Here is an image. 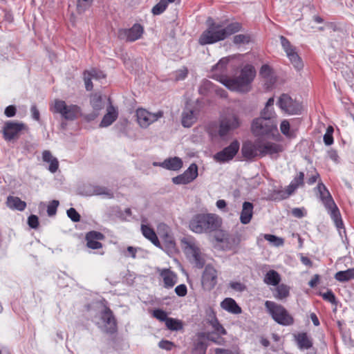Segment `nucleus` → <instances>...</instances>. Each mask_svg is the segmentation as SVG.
<instances>
[{"label":"nucleus","instance_id":"40","mask_svg":"<svg viewBox=\"0 0 354 354\" xmlns=\"http://www.w3.org/2000/svg\"><path fill=\"white\" fill-rule=\"evenodd\" d=\"M281 132L288 138H293L296 136L294 130L290 129V125L287 120H283L280 124Z\"/></svg>","mask_w":354,"mask_h":354},{"label":"nucleus","instance_id":"22","mask_svg":"<svg viewBox=\"0 0 354 354\" xmlns=\"http://www.w3.org/2000/svg\"><path fill=\"white\" fill-rule=\"evenodd\" d=\"M104 235L97 231H90L86 233L85 239L86 241V246L92 250H97L102 248L100 241L104 240Z\"/></svg>","mask_w":354,"mask_h":354},{"label":"nucleus","instance_id":"37","mask_svg":"<svg viewBox=\"0 0 354 354\" xmlns=\"http://www.w3.org/2000/svg\"><path fill=\"white\" fill-rule=\"evenodd\" d=\"M290 288L288 285L281 283L276 286L275 290L273 292L274 297L277 300H283L290 295Z\"/></svg>","mask_w":354,"mask_h":354},{"label":"nucleus","instance_id":"25","mask_svg":"<svg viewBox=\"0 0 354 354\" xmlns=\"http://www.w3.org/2000/svg\"><path fill=\"white\" fill-rule=\"evenodd\" d=\"M183 165L181 158L176 156L167 158L162 162H153L154 166H160L171 171H178L182 168Z\"/></svg>","mask_w":354,"mask_h":354},{"label":"nucleus","instance_id":"28","mask_svg":"<svg viewBox=\"0 0 354 354\" xmlns=\"http://www.w3.org/2000/svg\"><path fill=\"white\" fill-rule=\"evenodd\" d=\"M254 205L252 203L245 201L240 214V221L243 225L250 223L253 216Z\"/></svg>","mask_w":354,"mask_h":354},{"label":"nucleus","instance_id":"42","mask_svg":"<svg viewBox=\"0 0 354 354\" xmlns=\"http://www.w3.org/2000/svg\"><path fill=\"white\" fill-rule=\"evenodd\" d=\"M91 104L95 112H99L103 109L102 96L100 94H94L91 97Z\"/></svg>","mask_w":354,"mask_h":354},{"label":"nucleus","instance_id":"5","mask_svg":"<svg viewBox=\"0 0 354 354\" xmlns=\"http://www.w3.org/2000/svg\"><path fill=\"white\" fill-rule=\"evenodd\" d=\"M256 76L254 67L251 64H246L241 71L240 75L230 80H225L227 88L232 91L245 92L254 80Z\"/></svg>","mask_w":354,"mask_h":354},{"label":"nucleus","instance_id":"26","mask_svg":"<svg viewBox=\"0 0 354 354\" xmlns=\"http://www.w3.org/2000/svg\"><path fill=\"white\" fill-rule=\"evenodd\" d=\"M295 341L300 351L310 348L313 345V339L306 332L299 333L295 335Z\"/></svg>","mask_w":354,"mask_h":354},{"label":"nucleus","instance_id":"19","mask_svg":"<svg viewBox=\"0 0 354 354\" xmlns=\"http://www.w3.org/2000/svg\"><path fill=\"white\" fill-rule=\"evenodd\" d=\"M26 126L22 122L8 121L4 124L2 132L6 140L10 141L16 138L19 133L26 129Z\"/></svg>","mask_w":354,"mask_h":354},{"label":"nucleus","instance_id":"43","mask_svg":"<svg viewBox=\"0 0 354 354\" xmlns=\"http://www.w3.org/2000/svg\"><path fill=\"white\" fill-rule=\"evenodd\" d=\"M165 325L170 330H180L183 328V323L181 321L169 317L165 322Z\"/></svg>","mask_w":354,"mask_h":354},{"label":"nucleus","instance_id":"53","mask_svg":"<svg viewBox=\"0 0 354 354\" xmlns=\"http://www.w3.org/2000/svg\"><path fill=\"white\" fill-rule=\"evenodd\" d=\"M153 316L160 322H166L169 318L165 311L161 309H156L153 311Z\"/></svg>","mask_w":354,"mask_h":354},{"label":"nucleus","instance_id":"58","mask_svg":"<svg viewBox=\"0 0 354 354\" xmlns=\"http://www.w3.org/2000/svg\"><path fill=\"white\" fill-rule=\"evenodd\" d=\"M28 224L30 227L37 229L39 226V218L36 215L32 214L28 218Z\"/></svg>","mask_w":354,"mask_h":354},{"label":"nucleus","instance_id":"16","mask_svg":"<svg viewBox=\"0 0 354 354\" xmlns=\"http://www.w3.org/2000/svg\"><path fill=\"white\" fill-rule=\"evenodd\" d=\"M218 272L210 264L205 266L201 277V284L205 290L210 291L217 284Z\"/></svg>","mask_w":354,"mask_h":354},{"label":"nucleus","instance_id":"54","mask_svg":"<svg viewBox=\"0 0 354 354\" xmlns=\"http://www.w3.org/2000/svg\"><path fill=\"white\" fill-rule=\"evenodd\" d=\"M67 216L73 222H78L80 221V215L73 207H71L67 210Z\"/></svg>","mask_w":354,"mask_h":354},{"label":"nucleus","instance_id":"61","mask_svg":"<svg viewBox=\"0 0 354 354\" xmlns=\"http://www.w3.org/2000/svg\"><path fill=\"white\" fill-rule=\"evenodd\" d=\"M30 113L32 118L37 122L40 120V113L35 104H33L30 107Z\"/></svg>","mask_w":354,"mask_h":354},{"label":"nucleus","instance_id":"33","mask_svg":"<svg viewBox=\"0 0 354 354\" xmlns=\"http://www.w3.org/2000/svg\"><path fill=\"white\" fill-rule=\"evenodd\" d=\"M141 231L146 239L149 240L154 245L160 247V241L153 229L147 225H142Z\"/></svg>","mask_w":354,"mask_h":354},{"label":"nucleus","instance_id":"62","mask_svg":"<svg viewBox=\"0 0 354 354\" xmlns=\"http://www.w3.org/2000/svg\"><path fill=\"white\" fill-rule=\"evenodd\" d=\"M17 109L13 105H10L5 109L4 113L8 118H11L15 115Z\"/></svg>","mask_w":354,"mask_h":354},{"label":"nucleus","instance_id":"8","mask_svg":"<svg viewBox=\"0 0 354 354\" xmlns=\"http://www.w3.org/2000/svg\"><path fill=\"white\" fill-rule=\"evenodd\" d=\"M254 136H270L278 133L277 121H271L265 118H255L251 125Z\"/></svg>","mask_w":354,"mask_h":354},{"label":"nucleus","instance_id":"50","mask_svg":"<svg viewBox=\"0 0 354 354\" xmlns=\"http://www.w3.org/2000/svg\"><path fill=\"white\" fill-rule=\"evenodd\" d=\"M209 325L212 327L216 333L221 335L227 334L226 330L220 324L218 319L214 320V322L210 323Z\"/></svg>","mask_w":354,"mask_h":354},{"label":"nucleus","instance_id":"17","mask_svg":"<svg viewBox=\"0 0 354 354\" xmlns=\"http://www.w3.org/2000/svg\"><path fill=\"white\" fill-rule=\"evenodd\" d=\"M144 28L140 24H134L130 28H122L118 30V38L129 42L135 41L141 38Z\"/></svg>","mask_w":354,"mask_h":354},{"label":"nucleus","instance_id":"9","mask_svg":"<svg viewBox=\"0 0 354 354\" xmlns=\"http://www.w3.org/2000/svg\"><path fill=\"white\" fill-rule=\"evenodd\" d=\"M54 113H59L66 120L73 121L78 118L81 115V108L76 104H66V102L62 100H55L52 109Z\"/></svg>","mask_w":354,"mask_h":354},{"label":"nucleus","instance_id":"35","mask_svg":"<svg viewBox=\"0 0 354 354\" xmlns=\"http://www.w3.org/2000/svg\"><path fill=\"white\" fill-rule=\"evenodd\" d=\"M214 89L216 92L219 94L221 97H225V91L223 89L218 90L214 88V86L212 82L207 80H205L202 82L201 86L198 88V92L200 94L206 95L209 91L211 90Z\"/></svg>","mask_w":354,"mask_h":354},{"label":"nucleus","instance_id":"20","mask_svg":"<svg viewBox=\"0 0 354 354\" xmlns=\"http://www.w3.org/2000/svg\"><path fill=\"white\" fill-rule=\"evenodd\" d=\"M106 77V74L102 71L96 68H92L89 70L84 71L83 72V78L86 90L90 91L93 89V85L92 83V79L101 80L102 79H105Z\"/></svg>","mask_w":354,"mask_h":354},{"label":"nucleus","instance_id":"41","mask_svg":"<svg viewBox=\"0 0 354 354\" xmlns=\"http://www.w3.org/2000/svg\"><path fill=\"white\" fill-rule=\"evenodd\" d=\"M259 75L261 77L270 81V83L273 84V71L272 68L268 64H263L260 69Z\"/></svg>","mask_w":354,"mask_h":354},{"label":"nucleus","instance_id":"36","mask_svg":"<svg viewBox=\"0 0 354 354\" xmlns=\"http://www.w3.org/2000/svg\"><path fill=\"white\" fill-rule=\"evenodd\" d=\"M281 280L280 274L274 270H268L264 276L263 282L268 286H277Z\"/></svg>","mask_w":354,"mask_h":354},{"label":"nucleus","instance_id":"18","mask_svg":"<svg viewBox=\"0 0 354 354\" xmlns=\"http://www.w3.org/2000/svg\"><path fill=\"white\" fill-rule=\"evenodd\" d=\"M198 174V166L192 163L182 174L172 178L171 180L175 185H187L194 181Z\"/></svg>","mask_w":354,"mask_h":354},{"label":"nucleus","instance_id":"21","mask_svg":"<svg viewBox=\"0 0 354 354\" xmlns=\"http://www.w3.org/2000/svg\"><path fill=\"white\" fill-rule=\"evenodd\" d=\"M260 156L267 155L271 157H277L278 154L283 151V147L281 145L272 142H263L260 141Z\"/></svg>","mask_w":354,"mask_h":354},{"label":"nucleus","instance_id":"45","mask_svg":"<svg viewBox=\"0 0 354 354\" xmlns=\"http://www.w3.org/2000/svg\"><path fill=\"white\" fill-rule=\"evenodd\" d=\"M264 239L271 243L275 247L282 246L284 244L283 239L278 237L273 234H265Z\"/></svg>","mask_w":354,"mask_h":354},{"label":"nucleus","instance_id":"29","mask_svg":"<svg viewBox=\"0 0 354 354\" xmlns=\"http://www.w3.org/2000/svg\"><path fill=\"white\" fill-rule=\"evenodd\" d=\"M160 275L163 279L164 287L166 288H171L177 283V275L170 269H162Z\"/></svg>","mask_w":354,"mask_h":354},{"label":"nucleus","instance_id":"47","mask_svg":"<svg viewBox=\"0 0 354 354\" xmlns=\"http://www.w3.org/2000/svg\"><path fill=\"white\" fill-rule=\"evenodd\" d=\"M334 132V129L332 126H328L326 129V131L325 134L324 135V142L326 145L330 146L331 145L333 142V133Z\"/></svg>","mask_w":354,"mask_h":354},{"label":"nucleus","instance_id":"56","mask_svg":"<svg viewBox=\"0 0 354 354\" xmlns=\"http://www.w3.org/2000/svg\"><path fill=\"white\" fill-rule=\"evenodd\" d=\"M206 314V319L207 322L209 324L212 322H214V320H217L216 315L214 309L211 307H209L205 310Z\"/></svg>","mask_w":354,"mask_h":354},{"label":"nucleus","instance_id":"31","mask_svg":"<svg viewBox=\"0 0 354 354\" xmlns=\"http://www.w3.org/2000/svg\"><path fill=\"white\" fill-rule=\"evenodd\" d=\"M196 121V114L194 110L185 108L182 113L181 123L184 127H191Z\"/></svg>","mask_w":354,"mask_h":354},{"label":"nucleus","instance_id":"59","mask_svg":"<svg viewBox=\"0 0 354 354\" xmlns=\"http://www.w3.org/2000/svg\"><path fill=\"white\" fill-rule=\"evenodd\" d=\"M158 346L162 349L166 351H171L172 348L174 346V344L169 340L162 339L158 343Z\"/></svg>","mask_w":354,"mask_h":354},{"label":"nucleus","instance_id":"63","mask_svg":"<svg viewBox=\"0 0 354 354\" xmlns=\"http://www.w3.org/2000/svg\"><path fill=\"white\" fill-rule=\"evenodd\" d=\"M138 248L132 246H129L127 248V252L124 253L125 257H131L133 259L136 257V252Z\"/></svg>","mask_w":354,"mask_h":354},{"label":"nucleus","instance_id":"10","mask_svg":"<svg viewBox=\"0 0 354 354\" xmlns=\"http://www.w3.org/2000/svg\"><path fill=\"white\" fill-rule=\"evenodd\" d=\"M304 173L299 171L292 180L290 183L287 186L286 190L274 191L272 194V197L274 200H283L288 198L300 186H303L304 183Z\"/></svg>","mask_w":354,"mask_h":354},{"label":"nucleus","instance_id":"55","mask_svg":"<svg viewBox=\"0 0 354 354\" xmlns=\"http://www.w3.org/2000/svg\"><path fill=\"white\" fill-rule=\"evenodd\" d=\"M321 295L324 300L330 302V304H334L336 303L335 294L331 290H328L326 292L321 293Z\"/></svg>","mask_w":354,"mask_h":354},{"label":"nucleus","instance_id":"39","mask_svg":"<svg viewBox=\"0 0 354 354\" xmlns=\"http://www.w3.org/2000/svg\"><path fill=\"white\" fill-rule=\"evenodd\" d=\"M335 279L339 282H346L354 279V268L337 272Z\"/></svg>","mask_w":354,"mask_h":354},{"label":"nucleus","instance_id":"6","mask_svg":"<svg viewBox=\"0 0 354 354\" xmlns=\"http://www.w3.org/2000/svg\"><path fill=\"white\" fill-rule=\"evenodd\" d=\"M266 312L270 315L272 319L278 324L288 326L294 324L295 319L289 313L287 309L277 302L272 301H266L264 304Z\"/></svg>","mask_w":354,"mask_h":354},{"label":"nucleus","instance_id":"7","mask_svg":"<svg viewBox=\"0 0 354 354\" xmlns=\"http://www.w3.org/2000/svg\"><path fill=\"white\" fill-rule=\"evenodd\" d=\"M235 58L234 57H225L221 58L218 62L214 65L212 68V77L227 87V84L225 80H230V78L227 77L229 68H234L236 66Z\"/></svg>","mask_w":354,"mask_h":354},{"label":"nucleus","instance_id":"48","mask_svg":"<svg viewBox=\"0 0 354 354\" xmlns=\"http://www.w3.org/2000/svg\"><path fill=\"white\" fill-rule=\"evenodd\" d=\"M207 344L203 341H198L194 344L192 350V354H205L207 350Z\"/></svg>","mask_w":354,"mask_h":354},{"label":"nucleus","instance_id":"14","mask_svg":"<svg viewBox=\"0 0 354 354\" xmlns=\"http://www.w3.org/2000/svg\"><path fill=\"white\" fill-rule=\"evenodd\" d=\"M240 148V143L237 140H233L230 145L221 151L216 153L213 158L220 163L227 162L232 160L238 153Z\"/></svg>","mask_w":354,"mask_h":354},{"label":"nucleus","instance_id":"24","mask_svg":"<svg viewBox=\"0 0 354 354\" xmlns=\"http://www.w3.org/2000/svg\"><path fill=\"white\" fill-rule=\"evenodd\" d=\"M100 319L106 327V332L113 333L116 330V322L112 311L106 308L100 313Z\"/></svg>","mask_w":354,"mask_h":354},{"label":"nucleus","instance_id":"3","mask_svg":"<svg viewBox=\"0 0 354 354\" xmlns=\"http://www.w3.org/2000/svg\"><path fill=\"white\" fill-rule=\"evenodd\" d=\"M180 245L189 261L197 268L205 266V259L201 252L198 242L192 236H186L180 239Z\"/></svg>","mask_w":354,"mask_h":354},{"label":"nucleus","instance_id":"12","mask_svg":"<svg viewBox=\"0 0 354 354\" xmlns=\"http://www.w3.org/2000/svg\"><path fill=\"white\" fill-rule=\"evenodd\" d=\"M279 38L282 48L294 68L297 71L301 70L304 67V64L297 52L296 48L284 36L281 35Z\"/></svg>","mask_w":354,"mask_h":354},{"label":"nucleus","instance_id":"11","mask_svg":"<svg viewBox=\"0 0 354 354\" xmlns=\"http://www.w3.org/2000/svg\"><path fill=\"white\" fill-rule=\"evenodd\" d=\"M241 124V121L239 117L235 114L223 118L219 122L218 130L219 137L222 139L225 138L230 132L239 128Z\"/></svg>","mask_w":354,"mask_h":354},{"label":"nucleus","instance_id":"32","mask_svg":"<svg viewBox=\"0 0 354 354\" xmlns=\"http://www.w3.org/2000/svg\"><path fill=\"white\" fill-rule=\"evenodd\" d=\"M88 194L90 196H102L106 198H112L114 196L113 192L106 187L95 185L92 186Z\"/></svg>","mask_w":354,"mask_h":354},{"label":"nucleus","instance_id":"4","mask_svg":"<svg viewBox=\"0 0 354 354\" xmlns=\"http://www.w3.org/2000/svg\"><path fill=\"white\" fill-rule=\"evenodd\" d=\"M315 190L318 194L319 198L321 200L322 203L328 211V213L330 214V216L335 223L337 228H342L344 223L339 210L325 185L322 182L319 181L317 187L315 188Z\"/></svg>","mask_w":354,"mask_h":354},{"label":"nucleus","instance_id":"34","mask_svg":"<svg viewBox=\"0 0 354 354\" xmlns=\"http://www.w3.org/2000/svg\"><path fill=\"white\" fill-rule=\"evenodd\" d=\"M42 158L44 162H49L48 169L51 173H55L59 168V162L56 158L53 157L50 151L46 150L42 153Z\"/></svg>","mask_w":354,"mask_h":354},{"label":"nucleus","instance_id":"64","mask_svg":"<svg viewBox=\"0 0 354 354\" xmlns=\"http://www.w3.org/2000/svg\"><path fill=\"white\" fill-rule=\"evenodd\" d=\"M328 156L330 160L337 163L339 162V156L337 151L333 149L328 151Z\"/></svg>","mask_w":354,"mask_h":354},{"label":"nucleus","instance_id":"51","mask_svg":"<svg viewBox=\"0 0 354 354\" xmlns=\"http://www.w3.org/2000/svg\"><path fill=\"white\" fill-rule=\"evenodd\" d=\"M167 6L161 0L156 4L151 10V12L153 15H159L162 14L166 9Z\"/></svg>","mask_w":354,"mask_h":354},{"label":"nucleus","instance_id":"38","mask_svg":"<svg viewBox=\"0 0 354 354\" xmlns=\"http://www.w3.org/2000/svg\"><path fill=\"white\" fill-rule=\"evenodd\" d=\"M7 205L10 209L24 211L26 207V202L21 201L19 197L9 196L7 198Z\"/></svg>","mask_w":354,"mask_h":354},{"label":"nucleus","instance_id":"49","mask_svg":"<svg viewBox=\"0 0 354 354\" xmlns=\"http://www.w3.org/2000/svg\"><path fill=\"white\" fill-rule=\"evenodd\" d=\"M250 41V36L249 35L239 34L236 35L233 38V42L235 44H245Z\"/></svg>","mask_w":354,"mask_h":354},{"label":"nucleus","instance_id":"1","mask_svg":"<svg viewBox=\"0 0 354 354\" xmlns=\"http://www.w3.org/2000/svg\"><path fill=\"white\" fill-rule=\"evenodd\" d=\"M207 24V29L202 32L198 39V43L201 46L223 41L242 30L241 23L237 21L228 23V19L216 22L212 18H209Z\"/></svg>","mask_w":354,"mask_h":354},{"label":"nucleus","instance_id":"44","mask_svg":"<svg viewBox=\"0 0 354 354\" xmlns=\"http://www.w3.org/2000/svg\"><path fill=\"white\" fill-rule=\"evenodd\" d=\"M259 118H265L271 121H277V114L274 111V107H264L261 111V115Z\"/></svg>","mask_w":354,"mask_h":354},{"label":"nucleus","instance_id":"27","mask_svg":"<svg viewBox=\"0 0 354 354\" xmlns=\"http://www.w3.org/2000/svg\"><path fill=\"white\" fill-rule=\"evenodd\" d=\"M106 113L102 118L100 123V127H107L112 124L118 117V111L117 108L110 104L106 109Z\"/></svg>","mask_w":354,"mask_h":354},{"label":"nucleus","instance_id":"57","mask_svg":"<svg viewBox=\"0 0 354 354\" xmlns=\"http://www.w3.org/2000/svg\"><path fill=\"white\" fill-rule=\"evenodd\" d=\"M188 74V70L186 67H183L175 72V80L176 81L185 79Z\"/></svg>","mask_w":354,"mask_h":354},{"label":"nucleus","instance_id":"23","mask_svg":"<svg viewBox=\"0 0 354 354\" xmlns=\"http://www.w3.org/2000/svg\"><path fill=\"white\" fill-rule=\"evenodd\" d=\"M260 141L256 140L254 143L251 142H245L241 148V153L244 158L252 159L258 155L260 156Z\"/></svg>","mask_w":354,"mask_h":354},{"label":"nucleus","instance_id":"2","mask_svg":"<svg viewBox=\"0 0 354 354\" xmlns=\"http://www.w3.org/2000/svg\"><path fill=\"white\" fill-rule=\"evenodd\" d=\"M221 225V218L210 213L197 214L189 222V230L196 234H208L216 231Z\"/></svg>","mask_w":354,"mask_h":354},{"label":"nucleus","instance_id":"46","mask_svg":"<svg viewBox=\"0 0 354 354\" xmlns=\"http://www.w3.org/2000/svg\"><path fill=\"white\" fill-rule=\"evenodd\" d=\"M94 0H77V12L80 14L90 8Z\"/></svg>","mask_w":354,"mask_h":354},{"label":"nucleus","instance_id":"15","mask_svg":"<svg viewBox=\"0 0 354 354\" xmlns=\"http://www.w3.org/2000/svg\"><path fill=\"white\" fill-rule=\"evenodd\" d=\"M137 122L142 128H147L151 124L163 116V111L151 113L145 109L138 108L136 111Z\"/></svg>","mask_w":354,"mask_h":354},{"label":"nucleus","instance_id":"30","mask_svg":"<svg viewBox=\"0 0 354 354\" xmlns=\"http://www.w3.org/2000/svg\"><path fill=\"white\" fill-rule=\"evenodd\" d=\"M221 308L234 315H238L241 313L242 310L241 308L237 304L236 301L232 298H225L221 303Z\"/></svg>","mask_w":354,"mask_h":354},{"label":"nucleus","instance_id":"52","mask_svg":"<svg viewBox=\"0 0 354 354\" xmlns=\"http://www.w3.org/2000/svg\"><path fill=\"white\" fill-rule=\"evenodd\" d=\"M59 201L57 200H53L47 207V213L49 216L55 215L57 207L59 206Z\"/></svg>","mask_w":354,"mask_h":354},{"label":"nucleus","instance_id":"60","mask_svg":"<svg viewBox=\"0 0 354 354\" xmlns=\"http://www.w3.org/2000/svg\"><path fill=\"white\" fill-rule=\"evenodd\" d=\"M176 294L179 297H184L187 295V289L185 284H180L175 288Z\"/></svg>","mask_w":354,"mask_h":354},{"label":"nucleus","instance_id":"13","mask_svg":"<svg viewBox=\"0 0 354 354\" xmlns=\"http://www.w3.org/2000/svg\"><path fill=\"white\" fill-rule=\"evenodd\" d=\"M279 108L289 115L300 114L302 106L301 104L292 100L288 94H282L277 102Z\"/></svg>","mask_w":354,"mask_h":354}]
</instances>
